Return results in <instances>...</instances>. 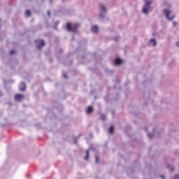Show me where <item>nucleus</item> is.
<instances>
[{
  "label": "nucleus",
  "instance_id": "f257e3e1",
  "mask_svg": "<svg viewBox=\"0 0 179 179\" xmlns=\"http://www.w3.org/2000/svg\"><path fill=\"white\" fill-rule=\"evenodd\" d=\"M80 27V23H73L71 22H67L66 25V29L67 31L71 32V33H78V29Z\"/></svg>",
  "mask_w": 179,
  "mask_h": 179
},
{
  "label": "nucleus",
  "instance_id": "f03ea898",
  "mask_svg": "<svg viewBox=\"0 0 179 179\" xmlns=\"http://www.w3.org/2000/svg\"><path fill=\"white\" fill-rule=\"evenodd\" d=\"M145 4L143 8V13L145 15H148L149 13V8H150V5L153 3V0H144Z\"/></svg>",
  "mask_w": 179,
  "mask_h": 179
},
{
  "label": "nucleus",
  "instance_id": "7ed1b4c3",
  "mask_svg": "<svg viewBox=\"0 0 179 179\" xmlns=\"http://www.w3.org/2000/svg\"><path fill=\"white\" fill-rule=\"evenodd\" d=\"M34 43L36 45L37 50H38L39 51L43 49V47L45 46V41H44L43 39H36L34 41Z\"/></svg>",
  "mask_w": 179,
  "mask_h": 179
},
{
  "label": "nucleus",
  "instance_id": "20e7f679",
  "mask_svg": "<svg viewBox=\"0 0 179 179\" xmlns=\"http://www.w3.org/2000/svg\"><path fill=\"white\" fill-rule=\"evenodd\" d=\"M163 13H164L167 20L171 21V20H174V17H176V15L170 16V15H171V10H170L167 8L164 9Z\"/></svg>",
  "mask_w": 179,
  "mask_h": 179
},
{
  "label": "nucleus",
  "instance_id": "39448f33",
  "mask_svg": "<svg viewBox=\"0 0 179 179\" xmlns=\"http://www.w3.org/2000/svg\"><path fill=\"white\" fill-rule=\"evenodd\" d=\"M122 59L120 57H116L113 61V65H115L116 66H119V65H122Z\"/></svg>",
  "mask_w": 179,
  "mask_h": 179
},
{
  "label": "nucleus",
  "instance_id": "423d86ee",
  "mask_svg": "<svg viewBox=\"0 0 179 179\" xmlns=\"http://www.w3.org/2000/svg\"><path fill=\"white\" fill-rule=\"evenodd\" d=\"M24 99V95L22 94H17L15 95V101H22Z\"/></svg>",
  "mask_w": 179,
  "mask_h": 179
},
{
  "label": "nucleus",
  "instance_id": "0eeeda50",
  "mask_svg": "<svg viewBox=\"0 0 179 179\" xmlns=\"http://www.w3.org/2000/svg\"><path fill=\"white\" fill-rule=\"evenodd\" d=\"M27 89V85H26V83L21 82L19 85V90H26Z\"/></svg>",
  "mask_w": 179,
  "mask_h": 179
},
{
  "label": "nucleus",
  "instance_id": "6e6552de",
  "mask_svg": "<svg viewBox=\"0 0 179 179\" xmlns=\"http://www.w3.org/2000/svg\"><path fill=\"white\" fill-rule=\"evenodd\" d=\"M91 31L92 33H94L95 34H97V33H99V26L97 25H93L91 27Z\"/></svg>",
  "mask_w": 179,
  "mask_h": 179
},
{
  "label": "nucleus",
  "instance_id": "1a4fd4ad",
  "mask_svg": "<svg viewBox=\"0 0 179 179\" xmlns=\"http://www.w3.org/2000/svg\"><path fill=\"white\" fill-rule=\"evenodd\" d=\"M149 44H152L153 47H156V45H157V42L155 38H152L150 40Z\"/></svg>",
  "mask_w": 179,
  "mask_h": 179
},
{
  "label": "nucleus",
  "instance_id": "9d476101",
  "mask_svg": "<svg viewBox=\"0 0 179 179\" xmlns=\"http://www.w3.org/2000/svg\"><path fill=\"white\" fill-rule=\"evenodd\" d=\"M92 111H93V107L88 106L87 110H86V113L87 114H92Z\"/></svg>",
  "mask_w": 179,
  "mask_h": 179
},
{
  "label": "nucleus",
  "instance_id": "9b49d317",
  "mask_svg": "<svg viewBox=\"0 0 179 179\" xmlns=\"http://www.w3.org/2000/svg\"><path fill=\"white\" fill-rule=\"evenodd\" d=\"M85 153H86V156L85 157V160H89V156H90V150H87L85 151Z\"/></svg>",
  "mask_w": 179,
  "mask_h": 179
},
{
  "label": "nucleus",
  "instance_id": "f8f14e48",
  "mask_svg": "<svg viewBox=\"0 0 179 179\" xmlns=\"http://www.w3.org/2000/svg\"><path fill=\"white\" fill-rule=\"evenodd\" d=\"M100 8L101 9V13L106 12L107 10V8L106 6H104V5H103V4L100 5Z\"/></svg>",
  "mask_w": 179,
  "mask_h": 179
},
{
  "label": "nucleus",
  "instance_id": "ddd939ff",
  "mask_svg": "<svg viewBox=\"0 0 179 179\" xmlns=\"http://www.w3.org/2000/svg\"><path fill=\"white\" fill-rule=\"evenodd\" d=\"M26 15L28 17L31 16V11H30V10H26Z\"/></svg>",
  "mask_w": 179,
  "mask_h": 179
},
{
  "label": "nucleus",
  "instance_id": "4468645a",
  "mask_svg": "<svg viewBox=\"0 0 179 179\" xmlns=\"http://www.w3.org/2000/svg\"><path fill=\"white\" fill-rule=\"evenodd\" d=\"M166 168L169 169V170H171V171H173L174 170V167L171 166V165H170V164H167Z\"/></svg>",
  "mask_w": 179,
  "mask_h": 179
},
{
  "label": "nucleus",
  "instance_id": "2eb2a0df",
  "mask_svg": "<svg viewBox=\"0 0 179 179\" xmlns=\"http://www.w3.org/2000/svg\"><path fill=\"white\" fill-rule=\"evenodd\" d=\"M110 134H114V127L111 126L109 129Z\"/></svg>",
  "mask_w": 179,
  "mask_h": 179
},
{
  "label": "nucleus",
  "instance_id": "dca6fc26",
  "mask_svg": "<svg viewBox=\"0 0 179 179\" xmlns=\"http://www.w3.org/2000/svg\"><path fill=\"white\" fill-rule=\"evenodd\" d=\"M99 17H100V19H104L106 17V15H104V14H103V13H100Z\"/></svg>",
  "mask_w": 179,
  "mask_h": 179
},
{
  "label": "nucleus",
  "instance_id": "f3484780",
  "mask_svg": "<svg viewBox=\"0 0 179 179\" xmlns=\"http://www.w3.org/2000/svg\"><path fill=\"white\" fill-rule=\"evenodd\" d=\"M95 160H96V163L99 164V162H100V158L99 157V156L97 155L95 156Z\"/></svg>",
  "mask_w": 179,
  "mask_h": 179
},
{
  "label": "nucleus",
  "instance_id": "a211bd4d",
  "mask_svg": "<svg viewBox=\"0 0 179 179\" xmlns=\"http://www.w3.org/2000/svg\"><path fill=\"white\" fill-rule=\"evenodd\" d=\"M101 120H102V121H106V115H101Z\"/></svg>",
  "mask_w": 179,
  "mask_h": 179
},
{
  "label": "nucleus",
  "instance_id": "6ab92c4d",
  "mask_svg": "<svg viewBox=\"0 0 179 179\" xmlns=\"http://www.w3.org/2000/svg\"><path fill=\"white\" fill-rule=\"evenodd\" d=\"M63 78H64V79H68V75H66V73H63Z\"/></svg>",
  "mask_w": 179,
  "mask_h": 179
},
{
  "label": "nucleus",
  "instance_id": "aec40b11",
  "mask_svg": "<svg viewBox=\"0 0 179 179\" xmlns=\"http://www.w3.org/2000/svg\"><path fill=\"white\" fill-rule=\"evenodd\" d=\"M148 138H153V134L152 133H148Z\"/></svg>",
  "mask_w": 179,
  "mask_h": 179
},
{
  "label": "nucleus",
  "instance_id": "412c9836",
  "mask_svg": "<svg viewBox=\"0 0 179 179\" xmlns=\"http://www.w3.org/2000/svg\"><path fill=\"white\" fill-rule=\"evenodd\" d=\"M48 16H49V17H51V11L48 10Z\"/></svg>",
  "mask_w": 179,
  "mask_h": 179
},
{
  "label": "nucleus",
  "instance_id": "4be33fe9",
  "mask_svg": "<svg viewBox=\"0 0 179 179\" xmlns=\"http://www.w3.org/2000/svg\"><path fill=\"white\" fill-rule=\"evenodd\" d=\"M59 52L60 54H62V52H64V50H63L62 48H60V49L59 50Z\"/></svg>",
  "mask_w": 179,
  "mask_h": 179
},
{
  "label": "nucleus",
  "instance_id": "5701e85b",
  "mask_svg": "<svg viewBox=\"0 0 179 179\" xmlns=\"http://www.w3.org/2000/svg\"><path fill=\"white\" fill-rule=\"evenodd\" d=\"M15 54V50H11L10 52V55H13Z\"/></svg>",
  "mask_w": 179,
  "mask_h": 179
},
{
  "label": "nucleus",
  "instance_id": "b1692460",
  "mask_svg": "<svg viewBox=\"0 0 179 179\" xmlns=\"http://www.w3.org/2000/svg\"><path fill=\"white\" fill-rule=\"evenodd\" d=\"M173 26H176V25H177V22H173Z\"/></svg>",
  "mask_w": 179,
  "mask_h": 179
},
{
  "label": "nucleus",
  "instance_id": "393cba45",
  "mask_svg": "<svg viewBox=\"0 0 179 179\" xmlns=\"http://www.w3.org/2000/svg\"><path fill=\"white\" fill-rule=\"evenodd\" d=\"M176 47H179V42L176 43Z\"/></svg>",
  "mask_w": 179,
  "mask_h": 179
},
{
  "label": "nucleus",
  "instance_id": "a878e982",
  "mask_svg": "<svg viewBox=\"0 0 179 179\" xmlns=\"http://www.w3.org/2000/svg\"><path fill=\"white\" fill-rule=\"evenodd\" d=\"M113 40H115V41H117V38H114Z\"/></svg>",
  "mask_w": 179,
  "mask_h": 179
},
{
  "label": "nucleus",
  "instance_id": "bb28decb",
  "mask_svg": "<svg viewBox=\"0 0 179 179\" xmlns=\"http://www.w3.org/2000/svg\"><path fill=\"white\" fill-rule=\"evenodd\" d=\"M50 3H52V0H49Z\"/></svg>",
  "mask_w": 179,
  "mask_h": 179
},
{
  "label": "nucleus",
  "instance_id": "cd10ccee",
  "mask_svg": "<svg viewBox=\"0 0 179 179\" xmlns=\"http://www.w3.org/2000/svg\"><path fill=\"white\" fill-rule=\"evenodd\" d=\"M58 23H59L58 22H55L56 26L58 24Z\"/></svg>",
  "mask_w": 179,
  "mask_h": 179
},
{
  "label": "nucleus",
  "instance_id": "c85d7f7f",
  "mask_svg": "<svg viewBox=\"0 0 179 179\" xmlns=\"http://www.w3.org/2000/svg\"><path fill=\"white\" fill-rule=\"evenodd\" d=\"M161 178H164V176H161Z\"/></svg>",
  "mask_w": 179,
  "mask_h": 179
},
{
  "label": "nucleus",
  "instance_id": "c756f323",
  "mask_svg": "<svg viewBox=\"0 0 179 179\" xmlns=\"http://www.w3.org/2000/svg\"><path fill=\"white\" fill-rule=\"evenodd\" d=\"M62 1L63 3H64V2H65V0H62Z\"/></svg>",
  "mask_w": 179,
  "mask_h": 179
},
{
  "label": "nucleus",
  "instance_id": "7c9ffc66",
  "mask_svg": "<svg viewBox=\"0 0 179 179\" xmlns=\"http://www.w3.org/2000/svg\"><path fill=\"white\" fill-rule=\"evenodd\" d=\"M44 1H45V0H41V2H44Z\"/></svg>",
  "mask_w": 179,
  "mask_h": 179
},
{
  "label": "nucleus",
  "instance_id": "2f4dec72",
  "mask_svg": "<svg viewBox=\"0 0 179 179\" xmlns=\"http://www.w3.org/2000/svg\"><path fill=\"white\" fill-rule=\"evenodd\" d=\"M83 59H85V57H84V56H83Z\"/></svg>",
  "mask_w": 179,
  "mask_h": 179
},
{
  "label": "nucleus",
  "instance_id": "473e14b6",
  "mask_svg": "<svg viewBox=\"0 0 179 179\" xmlns=\"http://www.w3.org/2000/svg\"><path fill=\"white\" fill-rule=\"evenodd\" d=\"M78 136H82V135H81V134H80Z\"/></svg>",
  "mask_w": 179,
  "mask_h": 179
},
{
  "label": "nucleus",
  "instance_id": "72a5a7b5",
  "mask_svg": "<svg viewBox=\"0 0 179 179\" xmlns=\"http://www.w3.org/2000/svg\"><path fill=\"white\" fill-rule=\"evenodd\" d=\"M0 22H1V18H0Z\"/></svg>",
  "mask_w": 179,
  "mask_h": 179
}]
</instances>
